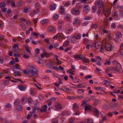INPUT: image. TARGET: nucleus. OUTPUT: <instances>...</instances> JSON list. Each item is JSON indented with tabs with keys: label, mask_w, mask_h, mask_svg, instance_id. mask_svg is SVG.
I'll return each instance as SVG.
<instances>
[{
	"label": "nucleus",
	"mask_w": 123,
	"mask_h": 123,
	"mask_svg": "<svg viewBox=\"0 0 123 123\" xmlns=\"http://www.w3.org/2000/svg\"><path fill=\"white\" fill-rule=\"evenodd\" d=\"M56 7V6L54 4L52 5L50 7V10L53 11L55 10Z\"/></svg>",
	"instance_id": "21"
},
{
	"label": "nucleus",
	"mask_w": 123,
	"mask_h": 123,
	"mask_svg": "<svg viewBox=\"0 0 123 123\" xmlns=\"http://www.w3.org/2000/svg\"><path fill=\"white\" fill-rule=\"evenodd\" d=\"M94 112L97 115L99 114V111L96 108H94Z\"/></svg>",
	"instance_id": "31"
},
{
	"label": "nucleus",
	"mask_w": 123,
	"mask_h": 123,
	"mask_svg": "<svg viewBox=\"0 0 123 123\" xmlns=\"http://www.w3.org/2000/svg\"><path fill=\"white\" fill-rule=\"evenodd\" d=\"M61 70H62V72L63 73H64L65 71H64V68L61 66H59V68Z\"/></svg>",
	"instance_id": "53"
},
{
	"label": "nucleus",
	"mask_w": 123,
	"mask_h": 123,
	"mask_svg": "<svg viewBox=\"0 0 123 123\" xmlns=\"http://www.w3.org/2000/svg\"><path fill=\"white\" fill-rule=\"evenodd\" d=\"M74 69H70V74L72 75H73L74 74Z\"/></svg>",
	"instance_id": "47"
},
{
	"label": "nucleus",
	"mask_w": 123,
	"mask_h": 123,
	"mask_svg": "<svg viewBox=\"0 0 123 123\" xmlns=\"http://www.w3.org/2000/svg\"><path fill=\"white\" fill-rule=\"evenodd\" d=\"M40 50L38 48H37L35 50L36 53L37 54H38L39 53Z\"/></svg>",
	"instance_id": "60"
},
{
	"label": "nucleus",
	"mask_w": 123,
	"mask_h": 123,
	"mask_svg": "<svg viewBox=\"0 0 123 123\" xmlns=\"http://www.w3.org/2000/svg\"><path fill=\"white\" fill-rule=\"evenodd\" d=\"M79 107V106L76 103H75L73 105V108L75 109H77Z\"/></svg>",
	"instance_id": "43"
},
{
	"label": "nucleus",
	"mask_w": 123,
	"mask_h": 123,
	"mask_svg": "<svg viewBox=\"0 0 123 123\" xmlns=\"http://www.w3.org/2000/svg\"><path fill=\"white\" fill-rule=\"evenodd\" d=\"M111 70L112 71H118V69L117 68H115L114 67H111Z\"/></svg>",
	"instance_id": "52"
},
{
	"label": "nucleus",
	"mask_w": 123,
	"mask_h": 123,
	"mask_svg": "<svg viewBox=\"0 0 123 123\" xmlns=\"http://www.w3.org/2000/svg\"><path fill=\"white\" fill-rule=\"evenodd\" d=\"M83 11L86 13H87L89 11V8L88 5H84Z\"/></svg>",
	"instance_id": "7"
},
{
	"label": "nucleus",
	"mask_w": 123,
	"mask_h": 123,
	"mask_svg": "<svg viewBox=\"0 0 123 123\" xmlns=\"http://www.w3.org/2000/svg\"><path fill=\"white\" fill-rule=\"evenodd\" d=\"M104 13L105 14V15H108L110 13V11L107 9H104Z\"/></svg>",
	"instance_id": "33"
},
{
	"label": "nucleus",
	"mask_w": 123,
	"mask_h": 123,
	"mask_svg": "<svg viewBox=\"0 0 123 123\" xmlns=\"http://www.w3.org/2000/svg\"><path fill=\"white\" fill-rule=\"evenodd\" d=\"M58 38L59 40L61 41L63 40L64 38L63 35L62 33H59L57 35Z\"/></svg>",
	"instance_id": "14"
},
{
	"label": "nucleus",
	"mask_w": 123,
	"mask_h": 123,
	"mask_svg": "<svg viewBox=\"0 0 123 123\" xmlns=\"http://www.w3.org/2000/svg\"><path fill=\"white\" fill-rule=\"evenodd\" d=\"M48 20L47 19H43L40 22V24L43 25L47 23L48 22Z\"/></svg>",
	"instance_id": "18"
},
{
	"label": "nucleus",
	"mask_w": 123,
	"mask_h": 123,
	"mask_svg": "<svg viewBox=\"0 0 123 123\" xmlns=\"http://www.w3.org/2000/svg\"><path fill=\"white\" fill-rule=\"evenodd\" d=\"M74 21L73 24L74 25H77L80 22V20L78 18H75L74 20Z\"/></svg>",
	"instance_id": "24"
},
{
	"label": "nucleus",
	"mask_w": 123,
	"mask_h": 123,
	"mask_svg": "<svg viewBox=\"0 0 123 123\" xmlns=\"http://www.w3.org/2000/svg\"><path fill=\"white\" fill-rule=\"evenodd\" d=\"M15 67L17 69H20L19 68V65L18 64H17L15 65Z\"/></svg>",
	"instance_id": "64"
},
{
	"label": "nucleus",
	"mask_w": 123,
	"mask_h": 123,
	"mask_svg": "<svg viewBox=\"0 0 123 123\" xmlns=\"http://www.w3.org/2000/svg\"><path fill=\"white\" fill-rule=\"evenodd\" d=\"M116 39H117L118 38H121L122 37V33L121 32H118L116 34Z\"/></svg>",
	"instance_id": "26"
},
{
	"label": "nucleus",
	"mask_w": 123,
	"mask_h": 123,
	"mask_svg": "<svg viewBox=\"0 0 123 123\" xmlns=\"http://www.w3.org/2000/svg\"><path fill=\"white\" fill-rule=\"evenodd\" d=\"M38 33H35L34 32H32L31 33V35H34L36 37V38H38Z\"/></svg>",
	"instance_id": "40"
},
{
	"label": "nucleus",
	"mask_w": 123,
	"mask_h": 123,
	"mask_svg": "<svg viewBox=\"0 0 123 123\" xmlns=\"http://www.w3.org/2000/svg\"><path fill=\"white\" fill-rule=\"evenodd\" d=\"M31 7L29 6H26L25 7L23 10V12L25 13H26L29 11V10L31 9Z\"/></svg>",
	"instance_id": "15"
},
{
	"label": "nucleus",
	"mask_w": 123,
	"mask_h": 123,
	"mask_svg": "<svg viewBox=\"0 0 123 123\" xmlns=\"http://www.w3.org/2000/svg\"><path fill=\"white\" fill-rule=\"evenodd\" d=\"M46 109H42L39 111V112L41 113L42 112H44L46 111Z\"/></svg>",
	"instance_id": "56"
},
{
	"label": "nucleus",
	"mask_w": 123,
	"mask_h": 123,
	"mask_svg": "<svg viewBox=\"0 0 123 123\" xmlns=\"http://www.w3.org/2000/svg\"><path fill=\"white\" fill-rule=\"evenodd\" d=\"M3 85L5 86H7L9 84V83L8 80H5L3 82Z\"/></svg>",
	"instance_id": "30"
},
{
	"label": "nucleus",
	"mask_w": 123,
	"mask_h": 123,
	"mask_svg": "<svg viewBox=\"0 0 123 123\" xmlns=\"http://www.w3.org/2000/svg\"><path fill=\"white\" fill-rule=\"evenodd\" d=\"M78 93L79 94H80L83 92L84 91V90L82 89H78L77 91Z\"/></svg>",
	"instance_id": "46"
},
{
	"label": "nucleus",
	"mask_w": 123,
	"mask_h": 123,
	"mask_svg": "<svg viewBox=\"0 0 123 123\" xmlns=\"http://www.w3.org/2000/svg\"><path fill=\"white\" fill-rule=\"evenodd\" d=\"M23 57L24 58L27 59H29V56L28 55H26L25 54H23Z\"/></svg>",
	"instance_id": "57"
},
{
	"label": "nucleus",
	"mask_w": 123,
	"mask_h": 123,
	"mask_svg": "<svg viewBox=\"0 0 123 123\" xmlns=\"http://www.w3.org/2000/svg\"><path fill=\"white\" fill-rule=\"evenodd\" d=\"M55 109L57 110H61L62 108V107L61 105L58 103L56 104L55 105Z\"/></svg>",
	"instance_id": "10"
},
{
	"label": "nucleus",
	"mask_w": 123,
	"mask_h": 123,
	"mask_svg": "<svg viewBox=\"0 0 123 123\" xmlns=\"http://www.w3.org/2000/svg\"><path fill=\"white\" fill-rule=\"evenodd\" d=\"M33 101V100L31 98H29L28 99V102L29 104H31Z\"/></svg>",
	"instance_id": "45"
},
{
	"label": "nucleus",
	"mask_w": 123,
	"mask_h": 123,
	"mask_svg": "<svg viewBox=\"0 0 123 123\" xmlns=\"http://www.w3.org/2000/svg\"><path fill=\"white\" fill-rule=\"evenodd\" d=\"M36 109L35 108V107H34V106H33V110L31 112H30V113L31 114V115H32L33 113H35L36 112Z\"/></svg>",
	"instance_id": "49"
},
{
	"label": "nucleus",
	"mask_w": 123,
	"mask_h": 123,
	"mask_svg": "<svg viewBox=\"0 0 123 123\" xmlns=\"http://www.w3.org/2000/svg\"><path fill=\"white\" fill-rule=\"evenodd\" d=\"M96 5L99 7V8H101L103 6L101 0H98L95 3Z\"/></svg>",
	"instance_id": "8"
},
{
	"label": "nucleus",
	"mask_w": 123,
	"mask_h": 123,
	"mask_svg": "<svg viewBox=\"0 0 123 123\" xmlns=\"http://www.w3.org/2000/svg\"><path fill=\"white\" fill-rule=\"evenodd\" d=\"M84 42L85 43V44L89 43V41L88 39L86 38H85L84 39Z\"/></svg>",
	"instance_id": "41"
},
{
	"label": "nucleus",
	"mask_w": 123,
	"mask_h": 123,
	"mask_svg": "<svg viewBox=\"0 0 123 123\" xmlns=\"http://www.w3.org/2000/svg\"><path fill=\"white\" fill-rule=\"evenodd\" d=\"M64 25V22L63 21L60 20L59 21L58 23V30L59 31H62V27Z\"/></svg>",
	"instance_id": "5"
},
{
	"label": "nucleus",
	"mask_w": 123,
	"mask_h": 123,
	"mask_svg": "<svg viewBox=\"0 0 123 123\" xmlns=\"http://www.w3.org/2000/svg\"><path fill=\"white\" fill-rule=\"evenodd\" d=\"M86 100H84L83 101V103H82L81 104V105L83 106H84L85 105H86V101L87 102L91 100V99L90 98H86Z\"/></svg>",
	"instance_id": "17"
},
{
	"label": "nucleus",
	"mask_w": 123,
	"mask_h": 123,
	"mask_svg": "<svg viewBox=\"0 0 123 123\" xmlns=\"http://www.w3.org/2000/svg\"><path fill=\"white\" fill-rule=\"evenodd\" d=\"M111 63V62L109 61H108L106 62H105L104 63V65H110Z\"/></svg>",
	"instance_id": "55"
},
{
	"label": "nucleus",
	"mask_w": 123,
	"mask_h": 123,
	"mask_svg": "<svg viewBox=\"0 0 123 123\" xmlns=\"http://www.w3.org/2000/svg\"><path fill=\"white\" fill-rule=\"evenodd\" d=\"M19 89L22 91H25V90L26 88L25 86L22 85H20L18 86Z\"/></svg>",
	"instance_id": "19"
},
{
	"label": "nucleus",
	"mask_w": 123,
	"mask_h": 123,
	"mask_svg": "<svg viewBox=\"0 0 123 123\" xmlns=\"http://www.w3.org/2000/svg\"><path fill=\"white\" fill-rule=\"evenodd\" d=\"M5 106L6 108H9L11 107V105L10 104L7 103L5 104Z\"/></svg>",
	"instance_id": "36"
},
{
	"label": "nucleus",
	"mask_w": 123,
	"mask_h": 123,
	"mask_svg": "<svg viewBox=\"0 0 123 123\" xmlns=\"http://www.w3.org/2000/svg\"><path fill=\"white\" fill-rule=\"evenodd\" d=\"M53 29V27L51 26H49L48 28V30L50 32L52 31Z\"/></svg>",
	"instance_id": "50"
},
{
	"label": "nucleus",
	"mask_w": 123,
	"mask_h": 123,
	"mask_svg": "<svg viewBox=\"0 0 123 123\" xmlns=\"http://www.w3.org/2000/svg\"><path fill=\"white\" fill-rule=\"evenodd\" d=\"M99 101V100L98 99H95L92 105L94 106H96L98 104Z\"/></svg>",
	"instance_id": "32"
},
{
	"label": "nucleus",
	"mask_w": 123,
	"mask_h": 123,
	"mask_svg": "<svg viewBox=\"0 0 123 123\" xmlns=\"http://www.w3.org/2000/svg\"><path fill=\"white\" fill-rule=\"evenodd\" d=\"M26 51L30 54L31 55V51L29 50V48L27 47H26L25 48Z\"/></svg>",
	"instance_id": "59"
},
{
	"label": "nucleus",
	"mask_w": 123,
	"mask_h": 123,
	"mask_svg": "<svg viewBox=\"0 0 123 123\" xmlns=\"http://www.w3.org/2000/svg\"><path fill=\"white\" fill-rule=\"evenodd\" d=\"M31 94L32 96H34L35 93L34 91L32 89H31L30 90Z\"/></svg>",
	"instance_id": "63"
},
{
	"label": "nucleus",
	"mask_w": 123,
	"mask_h": 123,
	"mask_svg": "<svg viewBox=\"0 0 123 123\" xmlns=\"http://www.w3.org/2000/svg\"><path fill=\"white\" fill-rule=\"evenodd\" d=\"M20 102V101L19 100L18 98H17L14 100V105H16L18 104H19Z\"/></svg>",
	"instance_id": "27"
},
{
	"label": "nucleus",
	"mask_w": 123,
	"mask_h": 123,
	"mask_svg": "<svg viewBox=\"0 0 123 123\" xmlns=\"http://www.w3.org/2000/svg\"><path fill=\"white\" fill-rule=\"evenodd\" d=\"M40 4L38 2L36 3L35 4L34 6L35 8H37L40 6Z\"/></svg>",
	"instance_id": "54"
},
{
	"label": "nucleus",
	"mask_w": 123,
	"mask_h": 123,
	"mask_svg": "<svg viewBox=\"0 0 123 123\" xmlns=\"http://www.w3.org/2000/svg\"><path fill=\"white\" fill-rule=\"evenodd\" d=\"M65 19L66 20H69V16L68 14H67L65 15L64 17Z\"/></svg>",
	"instance_id": "44"
},
{
	"label": "nucleus",
	"mask_w": 123,
	"mask_h": 123,
	"mask_svg": "<svg viewBox=\"0 0 123 123\" xmlns=\"http://www.w3.org/2000/svg\"><path fill=\"white\" fill-rule=\"evenodd\" d=\"M114 113L115 115H117L118 114V112L116 111L114 112L113 111L112 112H109L107 115H112Z\"/></svg>",
	"instance_id": "28"
},
{
	"label": "nucleus",
	"mask_w": 123,
	"mask_h": 123,
	"mask_svg": "<svg viewBox=\"0 0 123 123\" xmlns=\"http://www.w3.org/2000/svg\"><path fill=\"white\" fill-rule=\"evenodd\" d=\"M81 36L80 34H79L78 35V36L79 37H72L71 39V42L73 43H75L76 42V39H80V37Z\"/></svg>",
	"instance_id": "3"
},
{
	"label": "nucleus",
	"mask_w": 123,
	"mask_h": 123,
	"mask_svg": "<svg viewBox=\"0 0 123 123\" xmlns=\"http://www.w3.org/2000/svg\"><path fill=\"white\" fill-rule=\"evenodd\" d=\"M23 109L21 105H18L17 107L14 108V110L16 112L19 111H21Z\"/></svg>",
	"instance_id": "9"
},
{
	"label": "nucleus",
	"mask_w": 123,
	"mask_h": 123,
	"mask_svg": "<svg viewBox=\"0 0 123 123\" xmlns=\"http://www.w3.org/2000/svg\"><path fill=\"white\" fill-rule=\"evenodd\" d=\"M27 99L26 98L24 97H22L21 101V103L22 104H24L27 102Z\"/></svg>",
	"instance_id": "16"
},
{
	"label": "nucleus",
	"mask_w": 123,
	"mask_h": 123,
	"mask_svg": "<svg viewBox=\"0 0 123 123\" xmlns=\"http://www.w3.org/2000/svg\"><path fill=\"white\" fill-rule=\"evenodd\" d=\"M39 10L38 8H37L36 10H33V12L34 14L38 13L39 12Z\"/></svg>",
	"instance_id": "39"
},
{
	"label": "nucleus",
	"mask_w": 123,
	"mask_h": 123,
	"mask_svg": "<svg viewBox=\"0 0 123 123\" xmlns=\"http://www.w3.org/2000/svg\"><path fill=\"white\" fill-rule=\"evenodd\" d=\"M28 70L29 71H30V73L31 74L32 76L36 77L38 76L37 71L35 69V67L32 66H29Z\"/></svg>",
	"instance_id": "1"
},
{
	"label": "nucleus",
	"mask_w": 123,
	"mask_h": 123,
	"mask_svg": "<svg viewBox=\"0 0 123 123\" xmlns=\"http://www.w3.org/2000/svg\"><path fill=\"white\" fill-rule=\"evenodd\" d=\"M83 55L81 54H76L74 56V58L77 60L82 59L84 57Z\"/></svg>",
	"instance_id": "4"
},
{
	"label": "nucleus",
	"mask_w": 123,
	"mask_h": 123,
	"mask_svg": "<svg viewBox=\"0 0 123 123\" xmlns=\"http://www.w3.org/2000/svg\"><path fill=\"white\" fill-rule=\"evenodd\" d=\"M111 27L113 29H115L116 28V26L115 23H113L112 24Z\"/></svg>",
	"instance_id": "61"
},
{
	"label": "nucleus",
	"mask_w": 123,
	"mask_h": 123,
	"mask_svg": "<svg viewBox=\"0 0 123 123\" xmlns=\"http://www.w3.org/2000/svg\"><path fill=\"white\" fill-rule=\"evenodd\" d=\"M6 4L4 2H2L0 3V7L2 9L5 7Z\"/></svg>",
	"instance_id": "29"
},
{
	"label": "nucleus",
	"mask_w": 123,
	"mask_h": 123,
	"mask_svg": "<svg viewBox=\"0 0 123 123\" xmlns=\"http://www.w3.org/2000/svg\"><path fill=\"white\" fill-rule=\"evenodd\" d=\"M13 74L15 76H16L17 75L19 76H22V75L21 74H20L19 73H18L17 72H14L13 73Z\"/></svg>",
	"instance_id": "51"
},
{
	"label": "nucleus",
	"mask_w": 123,
	"mask_h": 123,
	"mask_svg": "<svg viewBox=\"0 0 123 123\" xmlns=\"http://www.w3.org/2000/svg\"><path fill=\"white\" fill-rule=\"evenodd\" d=\"M86 105L85 107V111H91L92 108V106L88 104H86Z\"/></svg>",
	"instance_id": "11"
},
{
	"label": "nucleus",
	"mask_w": 123,
	"mask_h": 123,
	"mask_svg": "<svg viewBox=\"0 0 123 123\" xmlns=\"http://www.w3.org/2000/svg\"><path fill=\"white\" fill-rule=\"evenodd\" d=\"M105 49L107 51H111L112 49V46L111 44L109 43H106L105 45Z\"/></svg>",
	"instance_id": "2"
},
{
	"label": "nucleus",
	"mask_w": 123,
	"mask_h": 123,
	"mask_svg": "<svg viewBox=\"0 0 123 123\" xmlns=\"http://www.w3.org/2000/svg\"><path fill=\"white\" fill-rule=\"evenodd\" d=\"M82 61L84 62L87 63L89 62L90 60L88 59H87L85 57L83 58Z\"/></svg>",
	"instance_id": "35"
},
{
	"label": "nucleus",
	"mask_w": 123,
	"mask_h": 123,
	"mask_svg": "<svg viewBox=\"0 0 123 123\" xmlns=\"http://www.w3.org/2000/svg\"><path fill=\"white\" fill-rule=\"evenodd\" d=\"M69 44V42L68 40H67L64 42L63 44V47H65L68 46Z\"/></svg>",
	"instance_id": "25"
},
{
	"label": "nucleus",
	"mask_w": 123,
	"mask_h": 123,
	"mask_svg": "<svg viewBox=\"0 0 123 123\" xmlns=\"http://www.w3.org/2000/svg\"><path fill=\"white\" fill-rule=\"evenodd\" d=\"M60 13L61 14H64L66 12L64 11V9L63 7L62 6H60V8L59 10Z\"/></svg>",
	"instance_id": "12"
},
{
	"label": "nucleus",
	"mask_w": 123,
	"mask_h": 123,
	"mask_svg": "<svg viewBox=\"0 0 123 123\" xmlns=\"http://www.w3.org/2000/svg\"><path fill=\"white\" fill-rule=\"evenodd\" d=\"M52 123H58V120L57 118L52 119L51 121Z\"/></svg>",
	"instance_id": "37"
},
{
	"label": "nucleus",
	"mask_w": 123,
	"mask_h": 123,
	"mask_svg": "<svg viewBox=\"0 0 123 123\" xmlns=\"http://www.w3.org/2000/svg\"><path fill=\"white\" fill-rule=\"evenodd\" d=\"M85 122L86 123H93V120L91 118H88L85 120Z\"/></svg>",
	"instance_id": "20"
},
{
	"label": "nucleus",
	"mask_w": 123,
	"mask_h": 123,
	"mask_svg": "<svg viewBox=\"0 0 123 123\" xmlns=\"http://www.w3.org/2000/svg\"><path fill=\"white\" fill-rule=\"evenodd\" d=\"M115 65H116V68L119 70L121 69V66L120 64L119 63H116Z\"/></svg>",
	"instance_id": "23"
},
{
	"label": "nucleus",
	"mask_w": 123,
	"mask_h": 123,
	"mask_svg": "<svg viewBox=\"0 0 123 123\" xmlns=\"http://www.w3.org/2000/svg\"><path fill=\"white\" fill-rule=\"evenodd\" d=\"M29 67L28 68V70ZM23 72H24V73L26 74H28L30 73V71H29L28 70V71L27 70H26L25 69H24L23 70Z\"/></svg>",
	"instance_id": "48"
},
{
	"label": "nucleus",
	"mask_w": 123,
	"mask_h": 123,
	"mask_svg": "<svg viewBox=\"0 0 123 123\" xmlns=\"http://www.w3.org/2000/svg\"><path fill=\"white\" fill-rule=\"evenodd\" d=\"M92 78V76L91 75H88L87 76H85V78L86 79H87L88 78L91 79Z\"/></svg>",
	"instance_id": "58"
},
{
	"label": "nucleus",
	"mask_w": 123,
	"mask_h": 123,
	"mask_svg": "<svg viewBox=\"0 0 123 123\" xmlns=\"http://www.w3.org/2000/svg\"><path fill=\"white\" fill-rule=\"evenodd\" d=\"M91 18L89 16H86L85 18V19L86 20H90L91 19Z\"/></svg>",
	"instance_id": "62"
},
{
	"label": "nucleus",
	"mask_w": 123,
	"mask_h": 123,
	"mask_svg": "<svg viewBox=\"0 0 123 123\" xmlns=\"http://www.w3.org/2000/svg\"><path fill=\"white\" fill-rule=\"evenodd\" d=\"M80 68L84 70H87V68L86 66L82 65H81L80 66Z\"/></svg>",
	"instance_id": "38"
},
{
	"label": "nucleus",
	"mask_w": 123,
	"mask_h": 123,
	"mask_svg": "<svg viewBox=\"0 0 123 123\" xmlns=\"http://www.w3.org/2000/svg\"><path fill=\"white\" fill-rule=\"evenodd\" d=\"M64 30L65 33L66 34H68L69 33V25L68 24L66 25Z\"/></svg>",
	"instance_id": "13"
},
{
	"label": "nucleus",
	"mask_w": 123,
	"mask_h": 123,
	"mask_svg": "<svg viewBox=\"0 0 123 123\" xmlns=\"http://www.w3.org/2000/svg\"><path fill=\"white\" fill-rule=\"evenodd\" d=\"M4 58L2 56H0V63L3 64L4 63Z\"/></svg>",
	"instance_id": "34"
},
{
	"label": "nucleus",
	"mask_w": 123,
	"mask_h": 123,
	"mask_svg": "<svg viewBox=\"0 0 123 123\" xmlns=\"http://www.w3.org/2000/svg\"><path fill=\"white\" fill-rule=\"evenodd\" d=\"M76 6L78 10L82 8L83 5L80 4V3H78L76 4Z\"/></svg>",
	"instance_id": "22"
},
{
	"label": "nucleus",
	"mask_w": 123,
	"mask_h": 123,
	"mask_svg": "<svg viewBox=\"0 0 123 123\" xmlns=\"http://www.w3.org/2000/svg\"><path fill=\"white\" fill-rule=\"evenodd\" d=\"M71 12L72 14L76 15H78L80 13V11L79 10H76L75 8L71 9Z\"/></svg>",
	"instance_id": "6"
},
{
	"label": "nucleus",
	"mask_w": 123,
	"mask_h": 123,
	"mask_svg": "<svg viewBox=\"0 0 123 123\" xmlns=\"http://www.w3.org/2000/svg\"><path fill=\"white\" fill-rule=\"evenodd\" d=\"M53 17L55 19L57 20L59 17V15L58 14H55L54 15Z\"/></svg>",
	"instance_id": "42"
}]
</instances>
